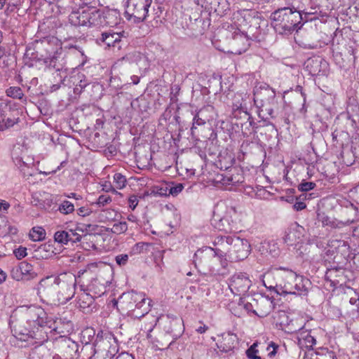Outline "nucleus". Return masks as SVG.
Masks as SVG:
<instances>
[{
	"label": "nucleus",
	"mask_w": 359,
	"mask_h": 359,
	"mask_svg": "<svg viewBox=\"0 0 359 359\" xmlns=\"http://www.w3.org/2000/svg\"><path fill=\"white\" fill-rule=\"evenodd\" d=\"M215 248H208L205 250H198L194 255L195 266L202 264L208 258L212 257V262L217 259L223 269L228 265V259L231 262H239L246 259L251 250L248 240L237 236H218L213 242Z\"/></svg>",
	"instance_id": "obj_1"
},
{
	"label": "nucleus",
	"mask_w": 359,
	"mask_h": 359,
	"mask_svg": "<svg viewBox=\"0 0 359 359\" xmlns=\"http://www.w3.org/2000/svg\"><path fill=\"white\" fill-rule=\"evenodd\" d=\"M77 278L70 272L42 278L37 285L40 298L53 304H65L75 295Z\"/></svg>",
	"instance_id": "obj_2"
},
{
	"label": "nucleus",
	"mask_w": 359,
	"mask_h": 359,
	"mask_svg": "<svg viewBox=\"0 0 359 359\" xmlns=\"http://www.w3.org/2000/svg\"><path fill=\"white\" fill-rule=\"evenodd\" d=\"M276 277V285L268 286L263 280L264 285L270 291H273L282 296L287 294L305 296L307 294L311 282L303 276L298 275L291 269L280 267L277 269Z\"/></svg>",
	"instance_id": "obj_3"
},
{
	"label": "nucleus",
	"mask_w": 359,
	"mask_h": 359,
	"mask_svg": "<svg viewBox=\"0 0 359 359\" xmlns=\"http://www.w3.org/2000/svg\"><path fill=\"white\" fill-rule=\"evenodd\" d=\"M274 28L281 34H290L302 26V15L297 10L290 8H279L271 15Z\"/></svg>",
	"instance_id": "obj_4"
},
{
	"label": "nucleus",
	"mask_w": 359,
	"mask_h": 359,
	"mask_svg": "<svg viewBox=\"0 0 359 359\" xmlns=\"http://www.w3.org/2000/svg\"><path fill=\"white\" fill-rule=\"evenodd\" d=\"M23 316L26 320L27 327L25 332H20V334L27 336L32 339H40V332L47 325L46 313L41 307L35 306H21Z\"/></svg>",
	"instance_id": "obj_5"
},
{
	"label": "nucleus",
	"mask_w": 359,
	"mask_h": 359,
	"mask_svg": "<svg viewBox=\"0 0 359 359\" xmlns=\"http://www.w3.org/2000/svg\"><path fill=\"white\" fill-rule=\"evenodd\" d=\"M148 303L146 304L147 299L145 294L142 292L131 291L123 293L114 305L120 304L123 309L132 311L133 315L135 318H141L146 315L149 311L151 300L147 299Z\"/></svg>",
	"instance_id": "obj_6"
},
{
	"label": "nucleus",
	"mask_w": 359,
	"mask_h": 359,
	"mask_svg": "<svg viewBox=\"0 0 359 359\" xmlns=\"http://www.w3.org/2000/svg\"><path fill=\"white\" fill-rule=\"evenodd\" d=\"M93 348V355L89 359H114L118 352L116 337L102 330L97 334Z\"/></svg>",
	"instance_id": "obj_7"
},
{
	"label": "nucleus",
	"mask_w": 359,
	"mask_h": 359,
	"mask_svg": "<svg viewBox=\"0 0 359 359\" xmlns=\"http://www.w3.org/2000/svg\"><path fill=\"white\" fill-rule=\"evenodd\" d=\"M255 95V102H256L255 99H258L259 97H263L266 96V99L264 101L262 100L263 102L261 106H259V114L260 113H266L271 118H274V110L273 106L276 104V91L269 85L262 83L259 86L255 87L254 90Z\"/></svg>",
	"instance_id": "obj_8"
},
{
	"label": "nucleus",
	"mask_w": 359,
	"mask_h": 359,
	"mask_svg": "<svg viewBox=\"0 0 359 359\" xmlns=\"http://www.w3.org/2000/svg\"><path fill=\"white\" fill-rule=\"evenodd\" d=\"M152 0H127L125 15L128 20L135 22L144 20L147 16Z\"/></svg>",
	"instance_id": "obj_9"
},
{
	"label": "nucleus",
	"mask_w": 359,
	"mask_h": 359,
	"mask_svg": "<svg viewBox=\"0 0 359 359\" xmlns=\"http://www.w3.org/2000/svg\"><path fill=\"white\" fill-rule=\"evenodd\" d=\"M163 329L165 334L172 337V339L168 345L170 346L184 332V324L182 318L172 317L169 315L161 318Z\"/></svg>",
	"instance_id": "obj_10"
},
{
	"label": "nucleus",
	"mask_w": 359,
	"mask_h": 359,
	"mask_svg": "<svg viewBox=\"0 0 359 359\" xmlns=\"http://www.w3.org/2000/svg\"><path fill=\"white\" fill-rule=\"evenodd\" d=\"M251 286V280L246 273H236L229 280V288L236 295L245 294Z\"/></svg>",
	"instance_id": "obj_11"
},
{
	"label": "nucleus",
	"mask_w": 359,
	"mask_h": 359,
	"mask_svg": "<svg viewBox=\"0 0 359 359\" xmlns=\"http://www.w3.org/2000/svg\"><path fill=\"white\" fill-rule=\"evenodd\" d=\"M37 273L32 264L27 262H22L18 266L13 267L11 276L13 279L20 280H29L34 279Z\"/></svg>",
	"instance_id": "obj_12"
},
{
	"label": "nucleus",
	"mask_w": 359,
	"mask_h": 359,
	"mask_svg": "<svg viewBox=\"0 0 359 359\" xmlns=\"http://www.w3.org/2000/svg\"><path fill=\"white\" fill-rule=\"evenodd\" d=\"M55 344L64 356L74 359L79 355V345L69 337L61 335L56 339Z\"/></svg>",
	"instance_id": "obj_13"
},
{
	"label": "nucleus",
	"mask_w": 359,
	"mask_h": 359,
	"mask_svg": "<svg viewBox=\"0 0 359 359\" xmlns=\"http://www.w3.org/2000/svg\"><path fill=\"white\" fill-rule=\"evenodd\" d=\"M217 341V348L223 353L232 351L238 344V337L231 332H225L218 336Z\"/></svg>",
	"instance_id": "obj_14"
},
{
	"label": "nucleus",
	"mask_w": 359,
	"mask_h": 359,
	"mask_svg": "<svg viewBox=\"0 0 359 359\" xmlns=\"http://www.w3.org/2000/svg\"><path fill=\"white\" fill-rule=\"evenodd\" d=\"M304 229L294 223L285 231L284 241L287 245L293 246L302 241Z\"/></svg>",
	"instance_id": "obj_15"
},
{
	"label": "nucleus",
	"mask_w": 359,
	"mask_h": 359,
	"mask_svg": "<svg viewBox=\"0 0 359 359\" xmlns=\"http://www.w3.org/2000/svg\"><path fill=\"white\" fill-rule=\"evenodd\" d=\"M109 283H110L109 280H105L99 275L91 280L87 286V291L93 294L95 297H100L106 293Z\"/></svg>",
	"instance_id": "obj_16"
},
{
	"label": "nucleus",
	"mask_w": 359,
	"mask_h": 359,
	"mask_svg": "<svg viewBox=\"0 0 359 359\" xmlns=\"http://www.w3.org/2000/svg\"><path fill=\"white\" fill-rule=\"evenodd\" d=\"M210 107H205L199 109L194 116L192 127L191 133L192 135L198 126H203L211 119V116L208 115Z\"/></svg>",
	"instance_id": "obj_17"
},
{
	"label": "nucleus",
	"mask_w": 359,
	"mask_h": 359,
	"mask_svg": "<svg viewBox=\"0 0 359 359\" xmlns=\"http://www.w3.org/2000/svg\"><path fill=\"white\" fill-rule=\"evenodd\" d=\"M230 172L231 173H227L222 177L221 180L223 184L238 186L244 182L243 171L241 169L234 168Z\"/></svg>",
	"instance_id": "obj_18"
},
{
	"label": "nucleus",
	"mask_w": 359,
	"mask_h": 359,
	"mask_svg": "<svg viewBox=\"0 0 359 359\" xmlns=\"http://www.w3.org/2000/svg\"><path fill=\"white\" fill-rule=\"evenodd\" d=\"M87 27L100 28L102 27L101 10L93 6L87 7Z\"/></svg>",
	"instance_id": "obj_19"
},
{
	"label": "nucleus",
	"mask_w": 359,
	"mask_h": 359,
	"mask_svg": "<svg viewBox=\"0 0 359 359\" xmlns=\"http://www.w3.org/2000/svg\"><path fill=\"white\" fill-rule=\"evenodd\" d=\"M102 27H114L119 23L120 15L116 10L101 11Z\"/></svg>",
	"instance_id": "obj_20"
},
{
	"label": "nucleus",
	"mask_w": 359,
	"mask_h": 359,
	"mask_svg": "<svg viewBox=\"0 0 359 359\" xmlns=\"http://www.w3.org/2000/svg\"><path fill=\"white\" fill-rule=\"evenodd\" d=\"M87 7L75 11H72L69 15V21L71 25L76 27H86Z\"/></svg>",
	"instance_id": "obj_21"
},
{
	"label": "nucleus",
	"mask_w": 359,
	"mask_h": 359,
	"mask_svg": "<svg viewBox=\"0 0 359 359\" xmlns=\"http://www.w3.org/2000/svg\"><path fill=\"white\" fill-rule=\"evenodd\" d=\"M95 298L96 297L89 292H83L79 295L77 304L79 306L83 309V312H90L95 308L93 304Z\"/></svg>",
	"instance_id": "obj_22"
},
{
	"label": "nucleus",
	"mask_w": 359,
	"mask_h": 359,
	"mask_svg": "<svg viewBox=\"0 0 359 359\" xmlns=\"http://www.w3.org/2000/svg\"><path fill=\"white\" fill-rule=\"evenodd\" d=\"M223 215L225 218H228V222L233 224V233L240 231L239 223L241 222V214L237 211L235 207H226V210Z\"/></svg>",
	"instance_id": "obj_23"
},
{
	"label": "nucleus",
	"mask_w": 359,
	"mask_h": 359,
	"mask_svg": "<svg viewBox=\"0 0 359 359\" xmlns=\"http://www.w3.org/2000/svg\"><path fill=\"white\" fill-rule=\"evenodd\" d=\"M325 65V62L318 58H309L305 62V69L309 74L313 76L320 74L321 65Z\"/></svg>",
	"instance_id": "obj_24"
},
{
	"label": "nucleus",
	"mask_w": 359,
	"mask_h": 359,
	"mask_svg": "<svg viewBox=\"0 0 359 359\" xmlns=\"http://www.w3.org/2000/svg\"><path fill=\"white\" fill-rule=\"evenodd\" d=\"M320 221L323 226L338 229L350 225L355 222L354 219H347L346 222L338 221L325 215L320 216Z\"/></svg>",
	"instance_id": "obj_25"
},
{
	"label": "nucleus",
	"mask_w": 359,
	"mask_h": 359,
	"mask_svg": "<svg viewBox=\"0 0 359 359\" xmlns=\"http://www.w3.org/2000/svg\"><path fill=\"white\" fill-rule=\"evenodd\" d=\"M257 316L259 318L266 317L273 310V302L269 299H262L257 302Z\"/></svg>",
	"instance_id": "obj_26"
},
{
	"label": "nucleus",
	"mask_w": 359,
	"mask_h": 359,
	"mask_svg": "<svg viewBox=\"0 0 359 359\" xmlns=\"http://www.w3.org/2000/svg\"><path fill=\"white\" fill-rule=\"evenodd\" d=\"M215 227L220 231L226 233H233V224L228 222V218H225L224 215L218 219H215Z\"/></svg>",
	"instance_id": "obj_27"
},
{
	"label": "nucleus",
	"mask_w": 359,
	"mask_h": 359,
	"mask_svg": "<svg viewBox=\"0 0 359 359\" xmlns=\"http://www.w3.org/2000/svg\"><path fill=\"white\" fill-rule=\"evenodd\" d=\"M100 40L109 47L116 46L121 41V36L118 33L103 32Z\"/></svg>",
	"instance_id": "obj_28"
},
{
	"label": "nucleus",
	"mask_w": 359,
	"mask_h": 359,
	"mask_svg": "<svg viewBox=\"0 0 359 359\" xmlns=\"http://www.w3.org/2000/svg\"><path fill=\"white\" fill-rule=\"evenodd\" d=\"M298 339L299 344L302 346H305L306 348H312L316 344V340L311 334L310 332L301 330L299 333Z\"/></svg>",
	"instance_id": "obj_29"
},
{
	"label": "nucleus",
	"mask_w": 359,
	"mask_h": 359,
	"mask_svg": "<svg viewBox=\"0 0 359 359\" xmlns=\"http://www.w3.org/2000/svg\"><path fill=\"white\" fill-rule=\"evenodd\" d=\"M183 189H184V186L181 183H179L175 185H171V186L165 185V189L163 187H161L159 189L158 194L161 196H163V195L177 196L178 194H180L183 190Z\"/></svg>",
	"instance_id": "obj_30"
},
{
	"label": "nucleus",
	"mask_w": 359,
	"mask_h": 359,
	"mask_svg": "<svg viewBox=\"0 0 359 359\" xmlns=\"http://www.w3.org/2000/svg\"><path fill=\"white\" fill-rule=\"evenodd\" d=\"M320 1L321 0H311L309 8L308 10V15H316V16L311 18L310 20L318 18L319 16H324V14L320 9Z\"/></svg>",
	"instance_id": "obj_31"
},
{
	"label": "nucleus",
	"mask_w": 359,
	"mask_h": 359,
	"mask_svg": "<svg viewBox=\"0 0 359 359\" xmlns=\"http://www.w3.org/2000/svg\"><path fill=\"white\" fill-rule=\"evenodd\" d=\"M54 240L62 245L71 244L68 229L57 231L54 234Z\"/></svg>",
	"instance_id": "obj_32"
},
{
	"label": "nucleus",
	"mask_w": 359,
	"mask_h": 359,
	"mask_svg": "<svg viewBox=\"0 0 359 359\" xmlns=\"http://www.w3.org/2000/svg\"><path fill=\"white\" fill-rule=\"evenodd\" d=\"M316 353L318 359H337L336 353L328 348L320 347Z\"/></svg>",
	"instance_id": "obj_33"
},
{
	"label": "nucleus",
	"mask_w": 359,
	"mask_h": 359,
	"mask_svg": "<svg viewBox=\"0 0 359 359\" xmlns=\"http://www.w3.org/2000/svg\"><path fill=\"white\" fill-rule=\"evenodd\" d=\"M46 231L41 226H34L29 232V237L34 241H41L46 238Z\"/></svg>",
	"instance_id": "obj_34"
},
{
	"label": "nucleus",
	"mask_w": 359,
	"mask_h": 359,
	"mask_svg": "<svg viewBox=\"0 0 359 359\" xmlns=\"http://www.w3.org/2000/svg\"><path fill=\"white\" fill-rule=\"evenodd\" d=\"M30 359H50V356L45 347L40 346L32 351Z\"/></svg>",
	"instance_id": "obj_35"
},
{
	"label": "nucleus",
	"mask_w": 359,
	"mask_h": 359,
	"mask_svg": "<svg viewBox=\"0 0 359 359\" xmlns=\"http://www.w3.org/2000/svg\"><path fill=\"white\" fill-rule=\"evenodd\" d=\"M69 239L72 245L78 242H81L82 241L87 240V235L82 236L78 231H82V230L79 228H76L75 229H68Z\"/></svg>",
	"instance_id": "obj_36"
},
{
	"label": "nucleus",
	"mask_w": 359,
	"mask_h": 359,
	"mask_svg": "<svg viewBox=\"0 0 359 359\" xmlns=\"http://www.w3.org/2000/svg\"><path fill=\"white\" fill-rule=\"evenodd\" d=\"M294 3L296 10L302 15H308L311 0H295Z\"/></svg>",
	"instance_id": "obj_37"
},
{
	"label": "nucleus",
	"mask_w": 359,
	"mask_h": 359,
	"mask_svg": "<svg viewBox=\"0 0 359 359\" xmlns=\"http://www.w3.org/2000/svg\"><path fill=\"white\" fill-rule=\"evenodd\" d=\"M111 231L115 234L125 233L128 230V224L126 222H117L113 224Z\"/></svg>",
	"instance_id": "obj_38"
},
{
	"label": "nucleus",
	"mask_w": 359,
	"mask_h": 359,
	"mask_svg": "<svg viewBox=\"0 0 359 359\" xmlns=\"http://www.w3.org/2000/svg\"><path fill=\"white\" fill-rule=\"evenodd\" d=\"M6 95L14 99H22L24 96L22 89L20 87L13 86L6 90Z\"/></svg>",
	"instance_id": "obj_39"
},
{
	"label": "nucleus",
	"mask_w": 359,
	"mask_h": 359,
	"mask_svg": "<svg viewBox=\"0 0 359 359\" xmlns=\"http://www.w3.org/2000/svg\"><path fill=\"white\" fill-rule=\"evenodd\" d=\"M58 210L63 215H68L74 210V205L69 201H64L58 207Z\"/></svg>",
	"instance_id": "obj_40"
},
{
	"label": "nucleus",
	"mask_w": 359,
	"mask_h": 359,
	"mask_svg": "<svg viewBox=\"0 0 359 359\" xmlns=\"http://www.w3.org/2000/svg\"><path fill=\"white\" fill-rule=\"evenodd\" d=\"M338 273H342L341 268L334 267L327 269L325 274V280H329L330 282H334L337 280H333V278H337L338 276Z\"/></svg>",
	"instance_id": "obj_41"
},
{
	"label": "nucleus",
	"mask_w": 359,
	"mask_h": 359,
	"mask_svg": "<svg viewBox=\"0 0 359 359\" xmlns=\"http://www.w3.org/2000/svg\"><path fill=\"white\" fill-rule=\"evenodd\" d=\"M243 41L245 42V43L244 44V47L241 48V49H238V50H236L235 51V53H238V54H241L242 53L245 52L248 46H249V43H248V39H246L245 36L241 35V34H238V35H236L235 37H234V43L236 44H238L240 43H243Z\"/></svg>",
	"instance_id": "obj_42"
},
{
	"label": "nucleus",
	"mask_w": 359,
	"mask_h": 359,
	"mask_svg": "<svg viewBox=\"0 0 359 359\" xmlns=\"http://www.w3.org/2000/svg\"><path fill=\"white\" fill-rule=\"evenodd\" d=\"M95 336V330L92 328H87L82 332L83 342H85V346L83 347L82 351L84 348H87L91 341L90 338Z\"/></svg>",
	"instance_id": "obj_43"
},
{
	"label": "nucleus",
	"mask_w": 359,
	"mask_h": 359,
	"mask_svg": "<svg viewBox=\"0 0 359 359\" xmlns=\"http://www.w3.org/2000/svg\"><path fill=\"white\" fill-rule=\"evenodd\" d=\"M79 81L76 84V86L74 88V93L76 95H80L83 90L88 86V82L85 79L84 76H79Z\"/></svg>",
	"instance_id": "obj_44"
},
{
	"label": "nucleus",
	"mask_w": 359,
	"mask_h": 359,
	"mask_svg": "<svg viewBox=\"0 0 359 359\" xmlns=\"http://www.w3.org/2000/svg\"><path fill=\"white\" fill-rule=\"evenodd\" d=\"M114 181L116 189H121L126 187V178L121 173H116L114 175Z\"/></svg>",
	"instance_id": "obj_45"
},
{
	"label": "nucleus",
	"mask_w": 359,
	"mask_h": 359,
	"mask_svg": "<svg viewBox=\"0 0 359 359\" xmlns=\"http://www.w3.org/2000/svg\"><path fill=\"white\" fill-rule=\"evenodd\" d=\"M280 347L279 345L276 344L273 341H271L266 348V351H268V357L269 358H273L276 356V354L279 353Z\"/></svg>",
	"instance_id": "obj_46"
},
{
	"label": "nucleus",
	"mask_w": 359,
	"mask_h": 359,
	"mask_svg": "<svg viewBox=\"0 0 359 359\" xmlns=\"http://www.w3.org/2000/svg\"><path fill=\"white\" fill-rule=\"evenodd\" d=\"M280 347L279 345L276 344L273 341H271L266 348V351H268V357L269 358H273L276 356V354L279 353Z\"/></svg>",
	"instance_id": "obj_47"
},
{
	"label": "nucleus",
	"mask_w": 359,
	"mask_h": 359,
	"mask_svg": "<svg viewBox=\"0 0 359 359\" xmlns=\"http://www.w3.org/2000/svg\"><path fill=\"white\" fill-rule=\"evenodd\" d=\"M280 347L279 345L276 344L273 341H271L266 348V351H268V357L269 358H273L276 356V354L279 353Z\"/></svg>",
	"instance_id": "obj_48"
},
{
	"label": "nucleus",
	"mask_w": 359,
	"mask_h": 359,
	"mask_svg": "<svg viewBox=\"0 0 359 359\" xmlns=\"http://www.w3.org/2000/svg\"><path fill=\"white\" fill-rule=\"evenodd\" d=\"M3 229L0 231L1 233L6 236L8 234L15 235L18 229L15 226H11L8 222H6L4 225H0Z\"/></svg>",
	"instance_id": "obj_49"
},
{
	"label": "nucleus",
	"mask_w": 359,
	"mask_h": 359,
	"mask_svg": "<svg viewBox=\"0 0 359 359\" xmlns=\"http://www.w3.org/2000/svg\"><path fill=\"white\" fill-rule=\"evenodd\" d=\"M306 194H302L299 197L296 198V202L294 203L293 208L297 211H300L306 208V205L304 202V200L306 199Z\"/></svg>",
	"instance_id": "obj_50"
},
{
	"label": "nucleus",
	"mask_w": 359,
	"mask_h": 359,
	"mask_svg": "<svg viewBox=\"0 0 359 359\" xmlns=\"http://www.w3.org/2000/svg\"><path fill=\"white\" fill-rule=\"evenodd\" d=\"M24 2V0H7V6L5 13L8 14L12 12L15 8L19 7Z\"/></svg>",
	"instance_id": "obj_51"
},
{
	"label": "nucleus",
	"mask_w": 359,
	"mask_h": 359,
	"mask_svg": "<svg viewBox=\"0 0 359 359\" xmlns=\"http://www.w3.org/2000/svg\"><path fill=\"white\" fill-rule=\"evenodd\" d=\"M257 346V343H254L250 348L246 351V355L249 359H262L260 356L257 355L258 350L256 349Z\"/></svg>",
	"instance_id": "obj_52"
},
{
	"label": "nucleus",
	"mask_w": 359,
	"mask_h": 359,
	"mask_svg": "<svg viewBox=\"0 0 359 359\" xmlns=\"http://www.w3.org/2000/svg\"><path fill=\"white\" fill-rule=\"evenodd\" d=\"M112 201V198L108 194H102L100 195L96 202V204L99 207H104L108 204H109Z\"/></svg>",
	"instance_id": "obj_53"
},
{
	"label": "nucleus",
	"mask_w": 359,
	"mask_h": 359,
	"mask_svg": "<svg viewBox=\"0 0 359 359\" xmlns=\"http://www.w3.org/2000/svg\"><path fill=\"white\" fill-rule=\"evenodd\" d=\"M45 63L47 64L48 67L53 68L56 71H60L61 69V65L57 64V58L55 56H53L50 58H47L45 60Z\"/></svg>",
	"instance_id": "obj_54"
},
{
	"label": "nucleus",
	"mask_w": 359,
	"mask_h": 359,
	"mask_svg": "<svg viewBox=\"0 0 359 359\" xmlns=\"http://www.w3.org/2000/svg\"><path fill=\"white\" fill-rule=\"evenodd\" d=\"M316 185L315 182L303 181L299 184L298 189L301 191H309L313 189Z\"/></svg>",
	"instance_id": "obj_55"
},
{
	"label": "nucleus",
	"mask_w": 359,
	"mask_h": 359,
	"mask_svg": "<svg viewBox=\"0 0 359 359\" xmlns=\"http://www.w3.org/2000/svg\"><path fill=\"white\" fill-rule=\"evenodd\" d=\"M238 305H239V306L243 307L248 313H252L257 316V310L253 309V306L251 303H249V302L245 303V302H244V301L242 299H241L239 301Z\"/></svg>",
	"instance_id": "obj_56"
},
{
	"label": "nucleus",
	"mask_w": 359,
	"mask_h": 359,
	"mask_svg": "<svg viewBox=\"0 0 359 359\" xmlns=\"http://www.w3.org/2000/svg\"><path fill=\"white\" fill-rule=\"evenodd\" d=\"M147 244L145 243H137L132 248L130 253L133 255L140 254L145 249Z\"/></svg>",
	"instance_id": "obj_57"
},
{
	"label": "nucleus",
	"mask_w": 359,
	"mask_h": 359,
	"mask_svg": "<svg viewBox=\"0 0 359 359\" xmlns=\"http://www.w3.org/2000/svg\"><path fill=\"white\" fill-rule=\"evenodd\" d=\"M13 254L18 259H22L27 255V248L20 246L18 248H16L13 250Z\"/></svg>",
	"instance_id": "obj_58"
},
{
	"label": "nucleus",
	"mask_w": 359,
	"mask_h": 359,
	"mask_svg": "<svg viewBox=\"0 0 359 359\" xmlns=\"http://www.w3.org/2000/svg\"><path fill=\"white\" fill-rule=\"evenodd\" d=\"M128 255L127 254H120L115 257L116 264L120 266H125L128 261Z\"/></svg>",
	"instance_id": "obj_59"
},
{
	"label": "nucleus",
	"mask_w": 359,
	"mask_h": 359,
	"mask_svg": "<svg viewBox=\"0 0 359 359\" xmlns=\"http://www.w3.org/2000/svg\"><path fill=\"white\" fill-rule=\"evenodd\" d=\"M92 212V210L88 206H83L77 210V214L81 217L89 216Z\"/></svg>",
	"instance_id": "obj_60"
},
{
	"label": "nucleus",
	"mask_w": 359,
	"mask_h": 359,
	"mask_svg": "<svg viewBox=\"0 0 359 359\" xmlns=\"http://www.w3.org/2000/svg\"><path fill=\"white\" fill-rule=\"evenodd\" d=\"M18 121V118H8L4 121V124L3 126V130L4 128H8L10 127L13 126Z\"/></svg>",
	"instance_id": "obj_61"
},
{
	"label": "nucleus",
	"mask_w": 359,
	"mask_h": 359,
	"mask_svg": "<svg viewBox=\"0 0 359 359\" xmlns=\"http://www.w3.org/2000/svg\"><path fill=\"white\" fill-rule=\"evenodd\" d=\"M129 207L134 210L138 204V199L136 196H132L128 199Z\"/></svg>",
	"instance_id": "obj_62"
},
{
	"label": "nucleus",
	"mask_w": 359,
	"mask_h": 359,
	"mask_svg": "<svg viewBox=\"0 0 359 359\" xmlns=\"http://www.w3.org/2000/svg\"><path fill=\"white\" fill-rule=\"evenodd\" d=\"M115 359H134V357L133 355L129 354L128 353L122 352L116 356Z\"/></svg>",
	"instance_id": "obj_63"
},
{
	"label": "nucleus",
	"mask_w": 359,
	"mask_h": 359,
	"mask_svg": "<svg viewBox=\"0 0 359 359\" xmlns=\"http://www.w3.org/2000/svg\"><path fill=\"white\" fill-rule=\"evenodd\" d=\"M303 359H318L316 358V353L315 352H308L304 354Z\"/></svg>",
	"instance_id": "obj_64"
}]
</instances>
